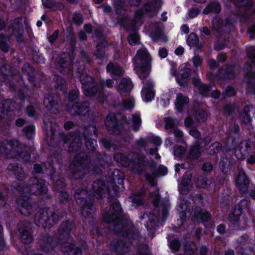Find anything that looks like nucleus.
Here are the masks:
<instances>
[{
    "label": "nucleus",
    "instance_id": "obj_41",
    "mask_svg": "<svg viewBox=\"0 0 255 255\" xmlns=\"http://www.w3.org/2000/svg\"><path fill=\"white\" fill-rule=\"evenodd\" d=\"M187 42L190 46H197L198 43V39L197 35L193 33H191L188 36Z\"/></svg>",
    "mask_w": 255,
    "mask_h": 255
},
{
    "label": "nucleus",
    "instance_id": "obj_13",
    "mask_svg": "<svg viewBox=\"0 0 255 255\" xmlns=\"http://www.w3.org/2000/svg\"><path fill=\"white\" fill-rule=\"evenodd\" d=\"M18 233L21 241L23 244H29L33 238L31 233V226L28 222L22 223L18 226Z\"/></svg>",
    "mask_w": 255,
    "mask_h": 255
},
{
    "label": "nucleus",
    "instance_id": "obj_16",
    "mask_svg": "<svg viewBox=\"0 0 255 255\" xmlns=\"http://www.w3.org/2000/svg\"><path fill=\"white\" fill-rule=\"evenodd\" d=\"M253 66L249 63H246L245 65V76L244 83L246 84L248 88L254 89L255 87V73L253 72Z\"/></svg>",
    "mask_w": 255,
    "mask_h": 255
},
{
    "label": "nucleus",
    "instance_id": "obj_49",
    "mask_svg": "<svg viewBox=\"0 0 255 255\" xmlns=\"http://www.w3.org/2000/svg\"><path fill=\"white\" fill-rule=\"evenodd\" d=\"M149 197L155 206L158 204L160 197L157 190H156L154 193H150Z\"/></svg>",
    "mask_w": 255,
    "mask_h": 255
},
{
    "label": "nucleus",
    "instance_id": "obj_37",
    "mask_svg": "<svg viewBox=\"0 0 255 255\" xmlns=\"http://www.w3.org/2000/svg\"><path fill=\"white\" fill-rule=\"evenodd\" d=\"M114 84V82L112 80L108 79L105 81L103 80L101 82L100 85L99 86L98 89L97 88V91H96V94H98V96H102V91L104 87H107L108 88H111L113 86Z\"/></svg>",
    "mask_w": 255,
    "mask_h": 255
},
{
    "label": "nucleus",
    "instance_id": "obj_14",
    "mask_svg": "<svg viewBox=\"0 0 255 255\" xmlns=\"http://www.w3.org/2000/svg\"><path fill=\"white\" fill-rule=\"evenodd\" d=\"M82 145L78 135H66L64 138V146L67 147L69 152L78 150Z\"/></svg>",
    "mask_w": 255,
    "mask_h": 255
},
{
    "label": "nucleus",
    "instance_id": "obj_64",
    "mask_svg": "<svg viewBox=\"0 0 255 255\" xmlns=\"http://www.w3.org/2000/svg\"><path fill=\"white\" fill-rule=\"evenodd\" d=\"M149 153L151 155L154 156L155 159H159L160 158V156L157 153V147L152 148L150 149V150H149Z\"/></svg>",
    "mask_w": 255,
    "mask_h": 255
},
{
    "label": "nucleus",
    "instance_id": "obj_58",
    "mask_svg": "<svg viewBox=\"0 0 255 255\" xmlns=\"http://www.w3.org/2000/svg\"><path fill=\"white\" fill-rule=\"evenodd\" d=\"M192 61L195 67H198L200 66L202 62L201 58L198 55L194 56L192 58Z\"/></svg>",
    "mask_w": 255,
    "mask_h": 255
},
{
    "label": "nucleus",
    "instance_id": "obj_60",
    "mask_svg": "<svg viewBox=\"0 0 255 255\" xmlns=\"http://www.w3.org/2000/svg\"><path fill=\"white\" fill-rule=\"evenodd\" d=\"M167 173V168L162 166L160 165L158 167V171L156 173V175L157 176H161V175H165Z\"/></svg>",
    "mask_w": 255,
    "mask_h": 255
},
{
    "label": "nucleus",
    "instance_id": "obj_6",
    "mask_svg": "<svg viewBox=\"0 0 255 255\" xmlns=\"http://www.w3.org/2000/svg\"><path fill=\"white\" fill-rule=\"evenodd\" d=\"M121 211L119 203L116 202L112 205L109 211L103 214L104 220L108 223L113 222L116 229L120 228L123 223L120 219Z\"/></svg>",
    "mask_w": 255,
    "mask_h": 255
},
{
    "label": "nucleus",
    "instance_id": "obj_48",
    "mask_svg": "<svg viewBox=\"0 0 255 255\" xmlns=\"http://www.w3.org/2000/svg\"><path fill=\"white\" fill-rule=\"evenodd\" d=\"M26 135L28 138H31L34 132V127L33 125H31L27 127H25L23 129Z\"/></svg>",
    "mask_w": 255,
    "mask_h": 255
},
{
    "label": "nucleus",
    "instance_id": "obj_28",
    "mask_svg": "<svg viewBox=\"0 0 255 255\" xmlns=\"http://www.w3.org/2000/svg\"><path fill=\"white\" fill-rule=\"evenodd\" d=\"M192 82L194 85L198 88L200 93L202 95L207 96L209 95L211 90V88L209 86L203 84L200 80L197 78H194Z\"/></svg>",
    "mask_w": 255,
    "mask_h": 255
},
{
    "label": "nucleus",
    "instance_id": "obj_59",
    "mask_svg": "<svg viewBox=\"0 0 255 255\" xmlns=\"http://www.w3.org/2000/svg\"><path fill=\"white\" fill-rule=\"evenodd\" d=\"M8 67L7 65H4L1 68L0 71L2 76H8L11 74L10 71L8 69Z\"/></svg>",
    "mask_w": 255,
    "mask_h": 255
},
{
    "label": "nucleus",
    "instance_id": "obj_29",
    "mask_svg": "<svg viewBox=\"0 0 255 255\" xmlns=\"http://www.w3.org/2000/svg\"><path fill=\"white\" fill-rule=\"evenodd\" d=\"M105 125L108 130H113V132H115V129L117 127V121L116 118V115L114 113H110L107 116Z\"/></svg>",
    "mask_w": 255,
    "mask_h": 255
},
{
    "label": "nucleus",
    "instance_id": "obj_44",
    "mask_svg": "<svg viewBox=\"0 0 255 255\" xmlns=\"http://www.w3.org/2000/svg\"><path fill=\"white\" fill-rule=\"evenodd\" d=\"M207 116V114L205 111L200 110L197 112L194 118L198 122L200 123L204 121Z\"/></svg>",
    "mask_w": 255,
    "mask_h": 255
},
{
    "label": "nucleus",
    "instance_id": "obj_32",
    "mask_svg": "<svg viewBox=\"0 0 255 255\" xmlns=\"http://www.w3.org/2000/svg\"><path fill=\"white\" fill-rule=\"evenodd\" d=\"M194 216V220H202V221H208L210 219L211 215L209 213L201 210L199 208H197L193 215Z\"/></svg>",
    "mask_w": 255,
    "mask_h": 255
},
{
    "label": "nucleus",
    "instance_id": "obj_53",
    "mask_svg": "<svg viewBox=\"0 0 255 255\" xmlns=\"http://www.w3.org/2000/svg\"><path fill=\"white\" fill-rule=\"evenodd\" d=\"M152 37L154 40L162 39L164 37L162 29L161 28L158 29L153 33Z\"/></svg>",
    "mask_w": 255,
    "mask_h": 255
},
{
    "label": "nucleus",
    "instance_id": "obj_8",
    "mask_svg": "<svg viewBox=\"0 0 255 255\" xmlns=\"http://www.w3.org/2000/svg\"><path fill=\"white\" fill-rule=\"evenodd\" d=\"M89 159L83 158L82 160H78L77 159L75 161L70 164V169L73 173V178L74 179H79L82 178L86 171L89 169Z\"/></svg>",
    "mask_w": 255,
    "mask_h": 255
},
{
    "label": "nucleus",
    "instance_id": "obj_63",
    "mask_svg": "<svg viewBox=\"0 0 255 255\" xmlns=\"http://www.w3.org/2000/svg\"><path fill=\"white\" fill-rule=\"evenodd\" d=\"M200 154V150L198 146H195L190 151V155L193 158L198 157Z\"/></svg>",
    "mask_w": 255,
    "mask_h": 255
},
{
    "label": "nucleus",
    "instance_id": "obj_31",
    "mask_svg": "<svg viewBox=\"0 0 255 255\" xmlns=\"http://www.w3.org/2000/svg\"><path fill=\"white\" fill-rule=\"evenodd\" d=\"M107 72L113 76H120L124 73V71L120 66L113 63H110L107 65Z\"/></svg>",
    "mask_w": 255,
    "mask_h": 255
},
{
    "label": "nucleus",
    "instance_id": "obj_25",
    "mask_svg": "<svg viewBox=\"0 0 255 255\" xmlns=\"http://www.w3.org/2000/svg\"><path fill=\"white\" fill-rule=\"evenodd\" d=\"M151 143L159 146L161 143V140L159 137L151 136L146 138H140L137 141V144L143 147L148 146Z\"/></svg>",
    "mask_w": 255,
    "mask_h": 255
},
{
    "label": "nucleus",
    "instance_id": "obj_55",
    "mask_svg": "<svg viewBox=\"0 0 255 255\" xmlns=\"http://www.w3.org/2000/svg\"><path fill=\"white\" fill-rule=\"evenodd\" d=\"M187 206L185 201L181 200L178 206V211L182 214H183L184 212L187 210Z\"/></svg>",
    "mask_w": 255,
    "mask_h": 255
},
{
    "label": "nucleus",
    "instance_id": "obj_56",
    "mask_svg": "<svg viewBox=\"0 0 255 255\" xmlns=\"http://www.w3.org/2000/svg\"><path fill=\"white\" fill-rule=\"evenodd\" d=\"M180 247V243L178 240H173L170 243V248L173 251H178Z\"/></svg>",
    "mask_w": 255,
    "mask_h": 255
},
{
    "label": "nucleus",
    "instance_id": "obj_2",
    "mask_svg": "<svg viewBox=\"0 0 255 255\" xmlns=\"http://www.w3.org/2000/svg\"><path fill=\"white\" fill-rule=\"evenodd\" d=\"M115 159L123 166L130 168L134 172L140 173L143 171L148 162L144 156L137 154H130L126 157L122 153H118L114 155Z\"/></svg>",
    "mask_w": 255,
    "mask_h": 255
},
{
    "label": "nucleus",
    "instance_id": "obj_39",
    "mask_svg": "<svg viewBox=\"0 0 255 255\" xmlns=\"http://www.w3.org/2000/svg\"><path fill=\"white\" fill-rule=\"evenodd\" d=\"M211 181L204 176H200L197 180V185L201 188H206L210 184Z\"/></svg>",
    "mask_w": 255,
    "mask_h": 255
},
{
    "label": "nucleus",
    "instance_id": "obj_33",
    "mask_svg": "<svg viewBox=\"0 0 255 255\" xmlns=\"http://www.w3.org/2000/svg\"><path fill=\"white\" fill-rule=\"evenodd\" d=\"M141 120L140 116L139 114L136 113L134 115L131 116L130 122L128 123V124L130 125V127L134 131H137L139 130L141 126Z\"/></svg>",
    "mask_w": 255,
    "mask_h": 255
},
{
    "label": "nucleus",
    "instance_id": "obj_38",
    "mask_svg": "<svg viewBox=\"0 0 255 255\" xmlns=\"http://www.w3.org/2000/svg\"><path fill=\"white\" fill-rule=\"evenodd\" d=\"M8 39V36H5L2 34H0V48L4 52H7L8 50V45L7 43Z\"/></svg>",
    "mask_w": 255,
    "mask_h": 255
},
{
    "label": "nucleus",
    "instance_id": "obj_27",
    "mask_svg": "<svg viewBox=\"0 0 255 255\" xmlns=\"http://www.w3.org/2000/svg\"><path fill=\"white\" fill-rule=\"evenodd\" d=\"M189 99L181 93H178L175 100V106L179 112L182 111L184 108L188 104Z\"/></svg>",
    "mask_w": 255,
    "mask_h": 255
},
{
    "label": "nucleus",
    "instance_id": "obj_9",
    "mask_svg": "<svg viewBox=\"0 0 255 255\" xmlns=\"http://www.w3.org/2000/svg\"><path fill=\"white\" fill-rule=\"evenodd\" d=\"M19 142L16 140H12L3 145L0 146V151L7 155V157L13 158L16 155H22L20 153Z\"/></svg>",
    "mask_w": 255,
    "mask_h": 255
},
{
    "label": "nucleus",
    "instance_id": "obj_10",
    "mask_svg": "<svg viewBox=\"0 0 255 255\" xmlns=\"http://www.w3.org/2000/svg\"><path fill=\"white\" fill-rule=\"evenodd\" d=\"M8 31L11 35H13L15 37L17 41H22L24 33L22 19L17 18L13 20L10 24Z\"/></svg>",
    "mask_w": 255,
    "mask_h": 255
},
{
    "label": "nucleus",
    "instance_id": "obj_11",
    "mask_svg": "<svg viewBox=\"0 0 255 255\" xmlns=\"http://www.w3.org/2000/svg\"><path fill=\"white\" fill-rule=\"evenodd\" d=\"M80 79L83 85V88L85 95L91 96L96 95L97 87L93 83V79L92 77L82 74L80 76Z\"/></svg>",
    "mask_w": 255,
    "mask_h": 255
},
{
    "label": "nucleus",
    "instance_id": "obj_7",
    "mask_svg": "<svg viewBox=\"0 0 255 255\" xmlns=\"http://www.w3.org/2000/svg\"><path fill=\"white\" fill-rule=\"evenodd\" d=\"M75 198L78 204L82 208V215L86 217H88L92 211V203L90 200H88V193L85 190L78 189L75 194Z\"/></svg>",
    "mask_w": 255,
    "mask_h": 255
},
{
    "label": "nucleus",
    "instance_id": "obj_5",
    "mask_svg": "<svg viewBox=\"0 0 255 255\" xmlns=\"http://www.w3.org/2000/svg\"><path fill=\"white\" fill-rule=\"evenodd\" d=\"M78 97V94L76 90H73L69 93L68 95L69 103L67 106V111L72 115H84L88 112V108L89 104L88 102H84L83 104L75 103L73 102L75 101Z\"/></svg>",
    "mask_w": 255,
    "mask_h": 255
},
{
    "label": "nucleus",
    "instance_id": "obj_34",
    "mask_svg": "<svg viewBox=\"0 0 255 255\" xmlns=\"http://www.w3.org/2000/svg\"><path fill=\"white\" fill-rule=\"evenodd\" d=\"M221 7L219 3L216 1L209 3L204 9L203 13L207 14L209 13H217L220 11Z\"/></svg>",
    "mask_w": 255,
    "mask_h": 255
},
{
    "label": "nucleus",
    "instance_id": "obj_24",
    "mask_svg": "<svg viewBox=\"0 0 255 255\" xmlns=\"http://www.w3.org/2000/svg\"><path fill=\"white\" fill-rule=\"evenodd\" d=\"M249 204V202L247 200H242L241 201L240 205L238 209L235 210V212L229 216L230 220L233 223H235L239 221V214H241L242 213V210L244 208H246L248 207Z\"/></svg>",
    "mask_w": 255,
    "mask_h": 255
},
{
    "label": "nucleus",
    "instance_id": "obj_40",
    "mask_svg": "<svg viewBox=\"0 0 255 255\" xmlns=\"http://www.w3.org/2000/svg\"><path fill=\"white\" fill-rule=\"evenodd\" d=\"M113 179L115 183L122 184L123 183V173L118 170H115L113 172Z\"/></svg>",
    "mask_w": 255,
    "mask_h": 255
},
{
    "label": "nucleus",
    "instance_id": "obj_42",
    "mask_svg": "<svg viewBox=\"0 0 255 255\" xmlns=\"http://www.w3.org/2000/svg\"><path fill=\"white\" fill-rule=\"evenodd\" d=\"M250 108H252V106H247L244 109L243 113L241 115V118L242 119V121L245 123H248L251 121V117L248 114L250 111Z\"/></svg>",
    "mask_w": 255,
    "mask_h": 255
},
{
    "label": "nucleus",
    "instance_id": "obj_35",
    "mask_svg": "<svg viewBox=\"0 0 255 255\" xmlns=\"http://www.w3.org/2000/svg\"><path fill=\"white\" fill-rule=\"evenodd\" d=\"M70 227L71 225L69 223H64L62 225L58 231L60 239L68 238L70 234Z\"/></svg>",
    "mask_w": 255,
    "mask_h": 255
},
{
    "label": "nucleus",
    "instance_id": "obj_52",
    "mask_svg": "<svg viewBox=\"0 0 255 255\" xmlns=\"http://www.w3.org/2000/svg\"><path fill=\"white\" fill-rule=\"evenodd\" d=\"M133 202L136 204H140L142 202V197L140 194H135L131 196Z\"/></svg>",
    "mask_w": 255,
    "mask_h": 255
},
{
    "label": "nucleus",
    "instance_id": "obj_23",
    "mask_svg": "<svg viewBox=\"0 0 255 255\" xmlns=\"http://www.w3.org/2000/svg\"><path fill=\"white\" fill-rule=\"evenodd\" d=\"M153 85L150 81H147L146 83L143 84V87L141 91L142 97L146 102L152 100L154 97V93L152 91Z\"/></svg>",
    "mask_w": 255,
    "mask_h": 255
},
{
    "label": "nucleus",
    "instance_id": "obj_22",
    "mask_svg": "<svg viewBox=\"0 0 255 255\" xmlns=\"http://www.w3.org/2000/svg\"><path fill=\"white\" fill-rule=\"evenodd\" d=\"M132 84L129 79L123 78L120 81L118 90L121 96H127L132 88Z\"/></svg>",
    "mask_w": 255,
    "mask_h": 255
},
{
    "label": "nucleus",
    "instance_id": "obj_47",
    "mask_svg": "<svg viewBox=\"0 0 255 255\" xmlns=\"http://www.w3.org/2000/svg\"><path fill=\"white\" fill-rule=\"evenodd\" d=\"M123 105L125 109L130 110L134 106V101L132 98H128L123 101Z\"/></svg>",
    "mask_w": 255,
    "mask_h": 255
},
{
    "label": "nucleus",
    "instance_id": "obj_61",
    "mask_svg": "<svg viewBox=\"0 0 255 255\" xmlns=\"http://www.w3.org/2000/svg\"><path fill=\"white\" fill-rule=\"evenodd\" d=\"M59 199L61 202L64 203L66 202L68 198V195L65 192L61 191L59 192L58 195Z\"/></svg>",
    "mask_w": 255,
    "mask_h": 255
},
{
    "label": "nucleus",
    "instance_id": "obj_1",
    "mask_svg": "<svg viewBox=\"0 0 255 255\" xmlns=\"http://www.w3.org/2000/svg\"><path fill=\"white\" fill-rule=\"evenodd\" d=\"M29 185L30 187H24L21 189L19 187L18 190L20 194L21 199L17 201V204L18 206L20 212L22 214L28 215L31 211V207L27 202L28 198H24L23 195H26L29 194H45L47 191V186L42 180H39L37 178H33L30 179Z\"/></svg>",
    "mask_w": 255,
    "mask_h": 255
},
{
    "label": "nucleus",
    "instance_id": "obj_54",
    "mask_svg": "<svg viewBox=\"0 0 255 255\" xmlns=\"http://www.w3.org/2000/svg\"><path fill=\"white\" fill-rule=\"evenodd\" d=\"M248 56L253 63H255V47H250L248 49Z\"/></svg>",
    "mask_w": 255,
    "mask_h": 255
},
{
    "label": "nucleus",
    "instance_id": "obj_51",
    "mask_svg": "<svg viewBox=\"0 0 255 255\" xmlns=\"http://www.w3.org/2000/svg\"><path fill=\"white\" fill-rule=\"evenodd\" d=\"M212 24L213 28L218 30L221 28V26L223 25V21L219 17H215L213 20Z\"/></svg>",
    "mask_w": 255,
    "mask_h": 255
},
{
    "label": "nucleus",
    "instance_id": "obj_3",
    "mask_svg": "<svg viewBox=\"0 0 255 255\" xmlns=\"http://www.w3.org/2000/svg\"><path fill=\"white\" fill-rule=\"evenodd\" d=\"M133 60L134 69L138 77L141 79L146 78L151 69V58L144 47L137 51Z\"/></svg>",
    "mask_w": 255,
    "mask_h": 255
},
{
    "label": "nucleus",
    "instance_id": "obj_36",
    "mask_svg": "<svg viewBox=\"0 0 255 255\" xmlns=\"http://www.w3.org/2000/svg\"><path fill=\"white\" fill-rule=\"evenodd\" d=\"M141 219H147L149 222V223H147L146 227L148 230L150 229L153 227L152 223H154L156 220H158V219L153 214H144L141 217Z\"/></svg>",
    "mask_w": 255,
    "mask_h": 255
},
{
    "label": "nucleus",
    "instance_id": "obj_43",
    "mask_svg": "<svg viewBox=\"0 0 255 255\" xmlns=\"http://www.w3.org/2000/svg\"><path fill=\"white\" fill-rule=\"evenodd\" d=\"M84 136L85 137V142L86 147L89 149L94 150L97 145L96 140L89 138H87V135L85 133H84Z\"/></svg>",
    "mask_w": 255,
    "mask_h": 255
},
{
    "label": "nucleus",
    "instance_id": "obj_4",
    "mask_svg": "<svg viewBox=\"0 0 255 255\" xmlns=\"http://www.w3.org/2000/svg\"><path fill=\"white\" fill-rule=\"evenodd\" d=\"M57 216L52 211L40 210L34 217V222L38 226L50 228L56 222Z\"/></svg>",
    "mask_w": 255,
    "mask_h": 255
},
{
    "label": "nucleus",
    "instance_id": "obj_20",
    "mask_svg": "<svg viewBox=\"0 0 255 255\" xmlns=\"http://www.w3.org/2000/svg\"><path fill=\"white\" fill-rule=\"evenodd\" d=\"M110 249L113 255H124L128 252V246L122 240L114 242Z\"/></svg>",
    "mask_w": 255,
    "mask_h": 255
},
{
    "label": "nucleus",
    "instance_id": "obj_18",
    "mask_svg": "<svg viewBox=\"0 0 255 255\" xmlns=\"http://www.w3.org/2000/svg\"><path fill=\"white\" fill-rule=\"evenodd\" d=\"M56 99L57 98L47 95L44 99L43 103L45 108L51 114H56L59 111V106Z\"/></svg>",
    "mask_w": 255,
    "mask_h": 255
},
{
    "label": "nucleus",
    "instance_id": "obj_12",
    "mask_svg": "<svg viewBox=\"0 0 255 255\" xmlns=\"http://www.w3.org/2000/svg\"><path fill=\"white\" fill-rule=\"evenodd\" d=\"M161 0H152L144 5L143 10H138L134 14L133 21L139 20L143 13V11L148 13L158 11L161 7Z\"/></svg>",
    "mask_w": 255,
    "mask_h": 255
},
{
    "label": "nucleus",
    "instance_id": "obj_19",
    "mask_svg": "<svg viewBox=\"0 0 255 255\" xmlns=\"http://www.w3.org/2000/svg\"><path fill=\"white\" fill-rule=\"evenodd\" d=\"M236 183L237 188L243 193L248 191L249 186V181L247 178L245 172L240 171L236 179Z\"/></svg>",
    "mask_w": 255,
    "mask_h": 255
},
{
    "label": "nucleus",
    "instance_id": "obj_57",
    "mask_svg": "<svg viewBox=\"0 0 255 255\" xmlns=\"http://www.w3.org/2000/svg\"><path fill=\"white\" fill-rule=\"evenodd\" d=\"M73 21L77 25H80L83 23V18L81 14L77 13L74 14L73 16Z\"/></svg>",
    "mask_w": 255,
    "mask_h": 255
},
{
    "label": "nucleus",
    "instance_id": "obj_26",
    "mask_svg": "<svg viewBox=\"0 0 255 255\" xmlns=\"http://www.w3.org/2000/svg\"><path fill=\"white\" fill-rule=\"evenodd\" d=\"M54 241L48 235L42 236L38 240V244L40 247L46 251L53 247Z\"/></svg>",
    "mask_w": 255,
    "mask_h": 255
},
{
    "label": "nucleus",
    "instance_id": "obj_46",
    "mask_svg": "<svg viewBox=\"0 0 255 255\" xmlns=\"http://www.w3.org/2000/svg\"><path fill=\"white\" fill-rule=\"evenodd\" d=\"M128 40L129 43L131 45L138 44L139 43V35L136 33L130 34L128 37Z\"/></svg>",
    "mask_w": 255,
    "mask_h": 255
},
{
    "label": "nucleus",
    "instance_id": "obj_62",
    "mask_svg": "<svg viewBox=\"0 0 255 255\" xmlns=\"http://www.w3.org/2000/svg\"><path fill=\"white\" fill-rule=\"evenodd\" d=\"M235 108L234 104H228L225 107L224 112L227 114H230Z\"/></svg>",
    "mask_w": 255,
    "mask_h": 255
},
{
    "label": "nucleus",
    "instance_id": "obj_30",
    "mask_svg": "<svg viewBox=\"0 0 255 255\" xmlns=\"http://www.w3.org/2000/svg\"><path fill=\"white\" fill-rule=\"evenodd\" d=\"M190 73L191 70L190 69H185L183 72L180 73L177 76L176 79L178 83L181 86H186L188 83Z\"/></svg>",
    "mask_w": 255,
    "mask_h": 255
},
{
    "label": "nucleus",
    "instance_id": "obj_50",
    "mask_svg": "<svg viewBox=\"0 0 255 255\" xmlns=\"http://www.w3.org/2000/svg\"><path fill=\"white\" fill-rule=\"evenodd\" d=\"M221 148V145L219 142H214L209 147V152L210 153H215L218 152Z\"/></svg>",
    "mask_w": 255,
    "mask_h": 255
},
{
    "label": "nucleus",
    "instance_id": "obj_17",
    "mask_svg": "<svg viewBox=\"0 0 255 255\" xmlns=\"http://www.w3.org/2000/svg\"><path fill=\"white\" fill-rule=\"evenodd\" d=\"M68 241L63 242L61 245V250L64 255H82V252L80 249L75 245Z\"/></svg>",
    "mask_w": 255,
    "mask_h": 255
},
{
    "label": "nucleus",
    "instance_id": "obj_45",
    "mask_svg": "<svg viewBox=\"0 0 255 255\" xmlns=\"http://www.w3.org/2000/svg\"><path fill=\"white\" fill-rule=\"evenodd\" d=\"M165 128L166 129H170L173 128L174 126L178 125V122L173 120L170 118H165Z\"/></svg>",
    "mask_w": 255,
    "mask_h": 255
},
{
    "label": "nucleus",
    "instance_id": "obj_21",
    "mask_svg": "<svg viewBox=\"0 0 255 255\" xmlns=\"http://www.w3.org/2000/svg\"><path fill=\"white\" fill-rule=\"evenodd\" d=\"M93 195L100 198L108 190L107 186L103 181H95L92 185Z\"/></svg>",
    "mask_w": 255,
    "mask_h": 255
},
{
    "label": "nucleus",
    "instance_id": "obj_15",
    "mask_svg": "<svg viewBox=\"0 0 255 255\" xmlns=\"http://www.w3.org/2000/svg\"><path fill=\"white\" fill-rule=\"evenodd\" d=\"M71 58L68 53H64L56 64V68L61 73H69L71 70Z\"/></svg>",
    "mask_w": 255,
    "mask_h": 255
}]
</instances>
